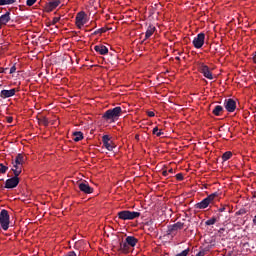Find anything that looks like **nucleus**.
<instances>
[{
	"instance_id": "7ed1b4c3",
	"label": "nucleus",
	"mask_w": 256,
	"mask_h": 256,
	"mask_svg": "<svg viewBox=\"0 0 256 256\" xmlns=\"http://www.w3.org/2000/svg\"><path fill=\"white\" fill-rule=\"evenodd\" d=\"M215 197H217V193H212L201 202L195 205V209H207L213 201H215Z\"/></svg>"
},
{
	"instance_id": "1a4fd4ad",
	"label": "nucleus",
	"mask_w": 256,
	"mask_h": 256,
	"mask_svg": "<svg viewBox=\"0 0 256 256\" xmlns=\"http://www.w3.org/2000/svg\"><path fill=\"white\" fill-rule=\"evenodd\" d=\"M79 189L82 191V193H86L88 195L93 193V188H91V186L85 182L79 184Z\"/></svg>"
},
{
	"instance_id": "20e7f679",
	"label": "nucleus",
	"mask_w": 256,
	"mask_h": 256,
	"mask_svg": "<svg viewBox=\"0 0 256 256\" xmlns=\"http://www.w3.org/2000/svg\"><path fill=\"white\" fill-rule=\"evenodd\" d=\"M0 225L4 231L9 229V212L5 209L0 212Z\"/></svg>"
},
{
	"instance_id": "7c9ffc66",
	"label": "nucleus",
	"mask_w": 256,
	"mask_h": 256,
	"mask_svg": "<svg viewBox=\"0 0 256 256\" xmlns=\"http://www.w3.org/2000/svg\"><path fill=\"white\" fill-rule=\"evenodd\" d=\"M37 2V0H27V5L28 7H31L32 5H35V3Z\"/></svg>"
},
{
	"instance_id": "a878e982",
	"label": "nucleus",
	"mask_w": 256,
	"mask_h": 256,
	"mask_svg": "<svg viewBox=\"0 0 256 256\" xmlns=\"http://www.w3.org/2000/svg\"><path fill=\"white\" fill-rule=\"evenodd\" d=\"M206 225H215V223H217V218H211L209 220H207Z\"/></svg>"
},
{
	"instance_id": "f257e3e1",
	"label": "nucleus",
	"mask_w": 256,
	"mask_h": 256,
	"mask_svg": "<svg viewBox=\"0 0 256 256\" xmlns=\"http://www.w3.org/2000/svg\"><path fill=\"white\" fill-rule=\"evenodd\" d=\"M141 217V213L129 210H123L118 212V218L122 221H133V219H137Z\"/></svg>"
},
{
	"instance_id": "c03bdc74",
	"label": "nucleus",
	"mask_w": 256,
	"mask_h": 256,
	"mask_svg": "<svg viewBox=\"0 0 256 256\" xmlns=\"http://www.w3.org/2000/svg\"><path fill=\"white\" fill-rule=\"evenodd\" d=\"M0 5H5L3 0H0Z\"/></svg>"
},
{
	"instance_id": "aec40b11",
	"label": "nucleus",
	"mask_w": 256,
	"mask_h": 256,
	"mask_svg": "<svg viewBox=\"0 0 256 256\" xmlns=\"http://www.w3.org/2000/svg\"><path fill=\"white\" fill-rule=\"evenodd\" d=\"M73 135H74V141H81V139H83V133H81V132H74L73 133Z\"/></svg>"
},
{
	"instance_id": "a19ab883",
	"label": "nucleus",
	"mask_w": 256,
	"mask_h": 256,
	"mask_svg": "<svg viewBox=\"0 0 256 256\" xmlns=\"http://www.w3.org/2000/svg\"><path fill=\"white\" fill-rule=\"evenodd\" d=\"M253 62L256 63V54H254V56L252 57Z\"/></svg>"
},
{
	"instance_id": "e433bc0d",
	"label": "nucleus",
	"mask_w": 256,
	"mask_h": 256,
	"mask_svg": "<svg viewBox=\"0 0 256 256\" xmlns=\"http://www.w3.org/2000/svg\"><path fill=\"white\" fill-rule=\"evenodd\" d=\"M68 256H77V253H75V251H71L68 253Z\"/></svg>"
},
{
	"instance_id": "2eb2a0df",
	"label": "nucleus",
	"mask_w": 256,
	"mask_h": 256,
	"mask_svg": "<svg viewBox=\"0 0 256 256\" xmlns=\"http://www.w3.org/2000/svg\"><path fill=\"white\" fill-rule=\"evenodd\" d=\"M201 71L204 75V77H206V79H213V74L211 73V70H209V67L207 66H202Z\"/></svg>"
},
{
	"instance_id": "58836bf2",
	"label": "nucleus",
	"mask_w": 256,
	"mask_h": 256,
	"mask_svg": "<svg viewBox=\"0 0 256 256\" xmlns=\"http://www.w3.org/2000/svg\"><path fill=\"white\" fill-rule=\"evenodd\" d=\"M171 174V175H173V168H170L169 170H168V174Z\"/></svg>"
},
{
	"instance_id": "79ce46f5",
	"label": "nucleus",
	"mask_w": 256,
	"mask_h": 256,
	"mask_svg": "<svg viewBox=\"0 0 256 256\" xmlns=\"http://www.w3.org/2000/svg\"><path fill=\"white\" fill-rule=\"evenodd\" d=\"M253 223L256 225V216L253 218Z\"/></svg>"
},
{
	"instance_id": "6e6552de",
	"label": "nucleus",
	"mask_w": 256,
	"mask_h": 256,
	"mask_svg": "<svg viewBox=\"0 0 256 256\" xmlns=\"http://www.w3.org/2000/svg\"><path fill=\"white\" fill-rule=\"evenodd\" d=\"M224 106L226 111H228L229 113H233V111L237 109V104L233 99L226 100L224 103Z\"/></svg>"
},
{
	"instance_id": "f03ea898",
	"label": "nucleus",
	"mask_w": 256,
	"mask_h": 256,
	"mask_svg": "<svg viewBox=\"0 0 256 256\" xmlns=\"http://www.w3.org/2000/svg\"><path fill=\"white\" fill-rule=\"evenodd\" d=\"M121 116V107H115L113 109H109L103 115V119L106 121H115L118 117Z\"/></svg>"
},
{
	"instance_id": "72a5a7b5",
	"label": "nucleus",
	"mask_w": 256,
	"mask_h": 256,
	"mask_svg": "<svg viewBox=\"0 0 256 256\" xmlns=\"http://www.w3.org/2000/svg\"><path fill=\"white\" fill-rule=\"evenodd\" d=\"M162 175H163L164 177H169V172H168L167 170H164V171L162 172Z\"/></svg>"
},
{
	"instance_id": "ddd939ff",
	"label": "nucleus",
	"mask_w": 256,
	"mask_h": 256,
	"mask_svg": "<svg viewBox=\"0 0 256 256\" xmlns=\"http://www.w3.org/2000/svg\"><path fill=\"white\" fill-rule=\"evenodd\" d=\"M10 15H11L10 12H6L2 16H0V27H1V25H7V23H9V21H11Z\"/></svg>"
},
{
	"instance_id": "2f4dec72",
	"label": "nucleus",
	"mask_w": 256,
	"mask_h": 256,
	"mask_svg": "<svg viewBox=\"0 0 256 256\" xmlns=\"http://www.w3.org/2000/svg\"><path fill=\"white\" fill-rule=\"evenodd\" d=\"M176 179H177L178 181H183V174H181V173L177 174V175H176Z\"/></svg>"
},
{
	"instance_id": "412c9836",
	"label": "nucleus",
	"mask_w": 256,
	"mask_h": 256,
	"mask_svg": "<svg viewBox=\"0 0 256 256\" xmlns=\"http://www.w3.org/2000/svg\"><path fill=\"white\" fill-rule=\"evenodd\" d=\"M221 111H223V106H216L213 110V113L217 116L221 115Z\"/></svg>"
},
{
	"instance_id": "473e14b6",
	"label": "nucleus",
	"mask_w": 256,
	"mask_h": 256,
	"mask_svg": "<svg viewBox=\"0 0 256 256\" xmlns=\"http://www.w3.org/2000/svg\"><path fill=\"white\" fill-rule=\"evenodd\" d=\"M15 71H17V68L15 67V66H12L11 68H10V75H13V73H15Z\"/></svg>"
},
{
	"instance_id": "b1692460",
	"label": "nucleus",
	"mask_w": 256,
	"mask_h": 256,
	"mask_svg": "<svg viewBox=\"0 0 256 256\" xmlns=\"http://www.w3.org/2000/svg\"><path fill=\"white\" fill-rule=\"evenodd\" d=\"M120 248L122 249V251H128L129 244L127 242H121L120 243Z\"/></svg>"
},
{
	"instance_id": "bb28decb",
	"label": "nucleus",
	"mask_w": 256,
	"mask_h": 256,
	"mask_svg": "<svg viewBox=\"0 0 256 256\" xmlns=\"http://www.w3.org/2000/svg\"><path fill=\"white\" fill-rule=\"evenodd\" d=\"M7 169H9V167L3 165V164H0V173H7Z\"/></svg>"
},
{
	"instance_id": "4be33fe9",
	"label": "nucleus",
	"mask_w": 256,
	"mask_h": 256,
	"mask_svg": "<svg viewBox=\"0 0 256 256\" xmlns=\"http://www.w3.org/2000/svg\"><path fill=\"white\" fill-rule=\"evenodd\" d=\"M232 155L233 154L231 152L224 153L223 156H222L223 161H229V159H231Z\"/></svg>"
},
{
	"instance_id": "4468645a",
	"label": "nucleus",
	"mask_w": 256,
	"mask_h": 256,
	"mask_svg": "<svg viewBox=\"0 0 256 256\" xmlns=\"http://www.w3.org/2000/svg\"><path fill=\"white\" fill-rule=\"evenodd\" d=\"M183 225V222H177L176 224H173L172 226L169 227L168 232L175 233V231L183 229Z\"/></svg>"
},
{
	"instance_id": "c9c22d12",
	"label": "nucleus",
	"mask_w": 256,
	"mask_h": 256,
	"mask_svg": "<svg viewBox=\"0 0 256 256\" xmlns=\"http://www.w3.org/2000/svg\"><path fill=\"white\" fill-rule=\"evenodd\" d=\"M196 256H205V251H200L196 254Z\"/></svg>"
},
{
	"instance_id": "f8f14e48",
	"label": "nucleus",
	"mask_w": 256,
	"mask_h": 256,
	"mask_svg": "<svg viewBox=\"0 0 256 256\" xmlns=\"http://www.w3.org/2000/svg\"><path fill=\"white\" fill-rule=\"evenodd\" d=\"M12 171H13V174L16 176V177H19L20 173H22L23 171V166H21L20 164H15L14 162H12Z\"/></svg>"
},
{
	"instance_id": "a18cd8bd",
	"label": "nucleus",
	"mask_w": 256,
	"mask_h": 256,
	"mask_svg": "<svg viewBox=\"0 0 256 256\" xmlns=\"http://www.w3.org/2000/svg\"><path fill=\"white\" fill-rule=\"evenodd\" d=\"M135 139L139 140V135H136V136H135Z\"/></svg>"
},
{
	"instance_id": "393cba45",
	"label": "nucleus",
	"mask_w": 256,
	"mask_h": 256,
	"mask_svg": "<svg viewBox=\"0 0 256 256\" xmlns=\"http://www.w3.org/2000/svg\"><path fill=\"white\" fill-rule=\"evenodd\" d=\"M153 134H154V135H157V137H161V135H163V132H162L161 130H159L158 127H155V128L153 129Z\"/></svg>"
},
{
	"instance_id": "c756f323",
	"label": "nucleus",
	"mask_w": 256,
	"mask_h": 256,
	"mask_svg": "<svg viewBox=\"0 0 256 256\" xmlns=\"http://www.w3.org/2000/svg\"><path fill=\"white\" fill-rule=\"evenodd\" d=\"M16 0H3L4 5H13Z\"/></svg>"
},
{
	"instance_id": "dca6fc26",
	"label": "nucleus",
	"mask_w": 256,
	"mask_h": 256,
	"mask_svg": "<svg viewBox=\"0 0 256 256\" xmlns=\"http://www.w3.org/2000/svg\"><path fill=\"white\" fill-rule=\"evenodd\" d=\"M60 3H61L60 1L49 2L48 5L46 6V11H53V9H57Z\"/></svg>"
},
{
	"instance_id": "cd10ccee",
	"label": "nucleus",
	"mask_w": 256,
	"mask_h": 256,
	"mask_svg": "<svg viewBox=\"0 0 256 256\" xmlns=\"http://www.w3.org/2000/svg\"><path fill=\"white\" fill-rule=\"evenodd\" d=\"M39 123L42 125H49V120L47 118L39 119Z\"/></svg>"
},
{
	"instance_id": "4c0bfd02",
	"label": "nucleus",
	"mask_w": 256,
	"mask_h": 256,
	"mask_svg": "<svg viewBox=\"0 0 256 256\" xmlns=\"http://www.w3.org/2000/svg\"><path fill=\"white\" fill-rule=\"evenodd\" d=\"M53 23H59V18L58 17L54 18Z\"/></svg>"
},
{
	"instance_id": "9d476101",
	"label": "nucleus",
	"mask_w": 256,
	"mask_h": 256,
	"mask_svg": "<svg viewBox=\"0 0 256 256\" xmlns=\"http://www.w3.org/2000/svg\"><path fill=\"white\" fill-rule=\"evenodd\" d=\"M25 156L23 154H17V156L12 159V163L16 164V165H21L23 167V165H25Z\"/></svg>"
},
{
	"instance_id": "f3484780",
	"label": "nucleus",
	"mask_w": 256,
	"mask_h": 256,
	"mask_svg": "<svg viewBox=\"0 0 256 256\" xmlns=\"http://www.w3.org/2000/svg\"><path fill=\"white\" fill-rule=\"evenodd\" d=\"M95 51H97V53H100V55H107L109 53V49H107L103 45L95 46Z\"/></svg>"
},
{
	"instance_id": "39448f33",
	"label": "nucleus",
	"mask_w": 256,
	"mask_h": 256,
	"mask_svg": "<svg viewBox=\"0 0 256 256\" xmlns=\"http://www.w3.org/2000/svg\"><path fill=\"white\" fill-rule=\"evenodd\" d=\"M88 21L87 14L85 12L81 11L76 15V26L78 29H82V27L86 25Z\"/></svg>"
},
{
	"instance_id": "c85d7f7f",
	"label": "nucleus",
	"mask_w": 256,
	"mask_h": 256,
	"mask_svg": "<svg viewBox=\"0 0 256 256\" xmlns=\"http://www.w3.org/2000/svg\"><path fill=\"white\" fill-rule=\"evenodd\" d=\"M103 143H109L111 141V139L109 138V135H104L102 138Z\"/></svg>"
},
{
	"instance_id": "a211bd4d",
	"label": "nucleus",
	"mask_w": 256,
	"mask_h": 256,
	"mask_svg": "<svg viewBox=\"0 0 256 256\" xmlns=\"http://www.w3.org/2000/svg\"><path fill=\"white\" fill-rule=\"evenodd\" d=\"M126 243L130 245V247H135L137 245V238L128 236L126 237Z\"/></svg>"
},
{
	"instance_id": "ea45409f",
	"label": "nucleus",
	"mask_w": 256,
	"mask_h": 256,
	"mask_svg": "<svg viewBox=\"0 0 256 256\" xmlns=\"http://www.w3.org/2000/svg\"><path fill=\"white\" fill-rule=\"evenodd\" d=\"M223 211H225V207L219 208L220 213H223Z\"/></svg>"
},
{
	"instance_id": "9b49d317",
	"label": "nucleus",
	"mask_w": 256,
	"mask_h": 256,
	"mask_svg": "<svg viewBox=\"0 0 256 256\" xmlns=\"http://www.w3.org/2000/svg\"><path fill=\"white\" fill-rule=\"evenodd\" d=\"M13 95H15V89L2 90L0 92L2 99H9V97H13Z\"/></svg>"
},
{
	"instance_id": "5701e85b",
	"label": "nucleus",
	"mask_w": 256,
	"mask_h": 256,
	"mask_svg": "<svg viewBox=\"0 0 256 256\" xmlns=\"http://www.w3.org/2000/svg\"><path fill=\"white\" fill-rule=\"evenodd\" d=\"M113 142H106L105 144H104V147H106V149L108 150V151H113V148L115 147V146H113V144H112Z\"/></svg>"
},
{
	"instance_id": "f704fd0d",
	"label": "nucleus",
	"mask_w": 256,
	"mask_h": 256,
	"mask_svg": "<svg viewBox=\"0 0 256 256\" xmlns=\"http://www.w3.org/2000/svg\"><path fill=\"white\" fill-rule=\"evenodd\" d=\"M148 117H155V112L153 111L148 112Z\"/></svg>"
},
{
	"instance_id": "0eeeda50",
	"label": "nucleus",
	"mask_w": 256,
	"mask_h": 256,
	"mask_svg": "<svg viewBox=\"0 0 256 256\" xmlns=\"http://www.w3.org/2000/svg\"><path fill=\"white\" fill-rule=\"evenodd\" d=\"M19 185V176L14 175V177L6 180V189H15Z\"/></svg>"
},
{
	"instance_id": "423d86ee",
	"label": "nucleus",
	"mask_w": 256,
	"mask_h": 256,
	"mask_svg": "<svg viewBox=\"0 0 256 256\" xmlns=\"http://www.w3.org/2000/svg\"><path fill=\"white\" fill-rule=\"evenodd\" d=\"M205 44V34L200 33L193 40V45L196 49H201Z\"/></svg>"
},
{
	"instance_id": "37998d69",
	"label": "nucleus",
	"mask_w": 256,
	"mask_h": 256,
	"mask_svg": "<svg viewBox=\"0 0 256 256\" xmlns=\"http://www.w3.org/2000/svg\"><path fill=\"white\" fill-rule=\"evenodd\" d=\"M13 121V118H8V123H11Z\"/></svg>"
},
{
	"instance_id": "6ab92c4d",
	"label": "nucleus",
	"mask_w": 256,
	"mask_h": 256,
	"mask_svg": "<svg viewBox=\"0 0 256 256\" xmlns=\"http://www.w3.org/2000/svg\"><path fill=\"white\" fill-rule=\"evenodd\" d=\"M155 33V26L150 25L145 33V39H149Z\"/></svg>"
}]
</instances>
